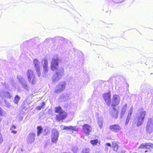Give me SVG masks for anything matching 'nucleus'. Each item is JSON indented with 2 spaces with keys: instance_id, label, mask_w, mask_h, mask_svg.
<instances>
[{
  "instance_id": "11",
  "label": "nucleus",
  "mask_w": 153,
  "mask_h": 153,
  "mask_svg": "<svg viewBox=\"0 0 153 153\" xmlns=\"http://www.w3.org/2000/svg\"><path fill=\"white\" fill-rule=\"evenodd\" d=\"M44 65H43L44 72H47L48 71V62L46 59L44 60Z\"/></svg>"
},
{
  "instance_id": "36",
  "label": "nucleus",
  "mask_w": 153,
  "mask_h": 153,
  "mask_svg": "<svg viewBox=\"0 0 153 153\" xmlns=\"http://www.w3.org/2000/svg\"><path fill=\"white\" fill-rule=\"evenodd\" d=\"M137 153L134 152V153Z\"/></svg>"
},
{
  "instance_id": "33",
  "label": "nucleus",
  "mask_w": 153,
  "mask_h": 153,
  "mask_svg": "<svg viewBox=\"0 0 153 153\" xmlns=\"http://www.w3.org/2000/svg\"><path fill=\"white\" fill-rule=\"evenodd\" d=\"M102 123H101V124L99 125V126L101 128L102 127Z\"/></svg>"
},
{
  "instance_id": "18",
  "label": "nucleus",
  "mask_w": 153,
  "mask_h": 153,
  "mask_svg": "<svg viewBox=\"0 0 153 153\" xmlns=\"http://www.w3.org/2000/svg\"><path fill=\"white\" fill-rule=\"evenodd\" d=\"M19 100H20L19 97L18 95H16L15 97L14 100V103L15 104H17L19 102Z\"/></svg>"
},
{
  "instance_id": "6",
  "label": "nucleus",
  "mask_w": 153,
  "mask_h": 153,
  "mask_svg": "<svg viewBox=\"0 0 153 153\" xmlns=\"http://www.w3.org/2000/svg\"><path fill=\"white\" fill-rule=\"evenodd\" d=\"M82 128L84 132L87 135L89 134L92 130L91 127L87 124L83 125L82 126Z\"/></svg>"
},
{
  "instance_id": "17",
  "label": "nucleus",
  "mask_w": 153,
  "mask_h": 153,
  "mask_svg": "<svg viewBox=\"0 0 153 153\" xmlns=\"http://www.w3.org/2000/svg\"><path fill=\"white\" fill-rule=\"evenodd\" d=\"M69 130L72 131V132L74 131H76L78 130V128L76 126H70Z\"/></svg>"
},
{
  "instance_id": "28",
  "label": "nucleus",
  "mask_w": 153,
  "mask_h": 153,
  "mask_svg": "<svg viewBox=\"0 0 153 153\" xmlns=\"http://www.w3.org/2000/svg\"><path fill=\"white\" fill-rule=\"evenodd\" d=\"M30 137H34L35 136V134L34 133H30L29 134Z\"/></svg>"
},
{
  "instance_id": "9",
  "label": "nucleus",
  "mask_w": 153,
  "mask_h": 153,
  "mask_svg": "<svg viewBox=\"0 0 153 153\" xmlns=\"http://www.w3.org/2000/svg\"><path fill=\"white\" fill-rule=\"evenodd\" d=\"M109 128L111 130L115 132H118L119 131L121 128L120 126L117 124L110 126Z\"/></svg>"
},
{
  "instance_id": "1",
  "label": "nucleus",
  "mask_w": 153,
  "mask_h": 153,
  "mask_svg": "<svg viewBox=\"0 0 153 153\" xmlns=\"http://www.w3.org/2000/svg\"><path fill=\"white\" fill-rule=\"evenodd\" d=\"M59 61V59L58 58L52 59L51 65V68L52 71L58 70Z\"/></svg>"
},
{
  "instance_id": "15",
  "label": "nucleus",
  "mask_w": 153,
  "mask_h": 153,
  "mask_svg": "<svg viewBox=\"0 0 153 153\" xmlns=\"http://www.w3.org/2000/svg\"><path fill=\"white\" fill-rule=\"evenodd\" d=\"M37 135L39 136L42 132V128L41 126H39L37 127Z\"/></svg>"
},
{
  "instance_id": "4",
  "label": "nucleus",
  "mask_w": 153,
  "mask_h": 153,
  "mask_svg": "<svg viewBox=\"0 0 153 153\" xmlns=\"http://www.w3.org/2000/svg\"><path fill=\"white\" fill-rule=\"evenodd\" d=\"M120 100V98L118 95L114 94L113 95L112 101V106L114 107L119 105Z\"/></svg>"
},
{
  "instance_id": "35",
  "label": "nucleus",
  "mask_w": 153,
  "mask_h": 153,
  "mask_svg": "<svg viewBox=\"0 0 153 153\" xmlns=\"http://www.w3.org/2000/svg\"><path fill=\"white\" fill-rule=\"evenodd\" d=\"M56 74L57 75L58 74V73H56Z\"/></svg>"
},
{
  "instance_id": "10",
  "label": "nucleus",
  "mask_w": 153,
  "mask_h": 153,
  "mask_svg": "<svg viewBox=\"0 0 153 153\" xmlns=\"http://www.w3.org/2000/svg\"><path fill=\"white\" fill-rule=\"evenodd\" d=\"M112 147L114 151L117 152L119 146L117 142L114 141L112 142L111 143Z\"/></svg>"
},
{
  "instance_id": "22",
  "label": "nucleus",
  "mask_w": 153,
  "mask_h": 153,
  "mask_svg": "<svg viewBox=\"0 0 153 153\" xmlns=\"http://www.w3.org/2000/svg\"><path fill=\"white\" fill-rule=\"evenodd\" d=\"M82 153H89V149H85L82 151Z\"/></svg>"
},
{
  "instance_id": "7",
  "label": "nucleus",
  "mask_w": 153,
  "mask_h": 153,
  "mask_svg": "<svg viewBox=\"0 0 153 153\" xmlns=\"http://www.w3.org/2000/svg\"><path fill=\"white\" fill-rule=\"evenodd\" d=\"M67 116V113L65 111L59 114L56 116V120L59 121L65 119Z\"/></svg>"
},
{
  "instance_id": "19",
  "label": "nucleus",
  "mask_w": 153,
  "mask_h": 153,
  "mask_svg": "<svg viewBox=\"0 0 153 153\" xmlns=\"http://www.w3.org/2000/svg\"><path fill=\"white\" fill-rule=\"evenodd\" d=\"M90 143L93 145H96L98 143V140L97 139L91 140Z\"/></svg>"
},
{
  "instance_id": "30",
  "label": "nucleus",
  "mask_w": 153,
  "mask_h": 153,
  "mask_svg": "<svg viewBox=\"0 0 153 153\" xmlns=\"http://www.w3.org/2000/svg\"><path fill=\"white\" fill-rule=\"evenodd\" d=\"M12 129H15L16 128V126L15 125H13L12 126Z\"/></svg>"
},
{
  "instance_id": "3",
  "label": "nucleus",
  "mask_w": 153,
  "mask_h": 153,
  "mask_svg": "<svg viewBox=\"0 0 153 153\" xmlns=\"http://www.w3.org/2000/svg\"><path fill=\"white\" fill-rule=\"evenodd\" d=\"M146 114L145 111H142L140 113L139 116L137 118V126H139L142 124Z\"/></svg>"
},
{
  "instance_id": "27",
  "label": "nucleus",
  "mask_w": 153,
  "mask_h": 153,
  "mask_svg": "<svg viewBox=\"0 0 153 153\" xmlns=\"http://www.w3.org/2000/svg\"><path fill=\"white\" fill-rule=\"evenodd\" d=\"M3 112L1 108H0V116H2L3 115Z\"/></svg>"
},
{
  "instance_id": "21",
  "label": "nucleus",
  "mask_w": 153,
  "mask_h": 153,
  "mask_svg": "<svg viewBox=\"0 0 153 153\" xmlns=\"http://www.w3.org/2000/svg\"><path fill=\"white\" fill-rule=\"evenodd\" d=\"M37 75L39 77H40L41 75V73L40 70V68L36 69Z\"/></svg>"
},
{
  "instance_id": "24",
  "label": "nucleus",
  "mask_w": 153,
  "mask_h": 153,
  "mask_svg": "<svg viewBox=\"0 0 153 153\" xmlns=\"http://www.w3.org/2000/svg\"><path fill=\"white\" fill-rule=\"evenodd\" d=\"M132 110H130L128 113V116H127V117H129L130 118L131 116V115L132 114Z\"/></svg>"
},
{
  "instance_id": "23",
  "label": "nucleus",
  "mask_w": 153,
  "mask_h": 153,
  "mask_svg": "<svg viewBox=\"0 0 153 153\" xmlns=\"http://www.w3.org/2000/svg\"><path fill=\"white\" fill-rule=\"evenodd\" d=\"M130 118L129 117H127V118H126V121L125 122V124L126 125H127L128 123H129V120H130Z\"/></svg>"
},
{
  "instance_id": "32",
  "label": "nucleus",
  "mask_w": 153,
  "mask_h": 153,
  "mask_svg": "<svg viewBox=\"0 0 153 153\" xmlns=\"http://www.w3.org/2000/svg\"><path fill=\"white\" fill-rule=\"evenodd\" d=\"M25 107V105H22V108L23 109H24Z\"/></svg>"
},
{
  "instance_id": "8",
  "label": "nucleus",
  "mask_w": 153,
  "mask_h": 153,
  "mask_svg": "<svg viewBox=\"0 0 153 153\" xmlns=\"http://www.w3.org/2000/svg\"><path fill=\"white\" fill-rule=\"evenodd\" d=\"M139 149H153V144L151 143H145L141 144L139 147Z\"/></svg>"
},
{
  "instance_id": "26",
  "label": "nucleus",
  "mask_w": 153,
  "mask_h": 153,
  "mask_svg": "<svg viewBox=\"0 0 153 153\" xmlns=\"http://www.w3.org/2000/svg\"><path fill=\"white\" fill-rule=\"evenodd\" d=\"M70 126H65L64 127L63 130H69Z\"/></svg>"
},
{
  "instance_id": "34",
  "label": "nucleus",
  "mask_w": 153,
  "mask_h": 153,
  "mask_svg": "<svg viewBox=\"0 0 153 153\" xmlns=\"http://www.w3.org/2000/svg\"><path fill=\"white\" fill-rule=\"evenodd\" d=\"M32 84H34V82L33 81H33H32Z\"/></svg>"
},
{
  "instance_id": "2",
  "label": "nucleus",
  "mask_w": 153,
  "mask_h": 153,
  "mask_svg": "<svg viewBox=\"0 0 153 153\" xmlns=\"http://www.w3.org/2000/svg\"><path fill=\"white\" fill-rule=\"evenodd\" d=\"M59 135L58 131L55 128L53 129L52 131L51 141L53 143H56L58 139Z\"/></svg>"
},
{
  "instance_id": "5",
  "label": "nucleus",
  "mask_w": 153,
  "mask_h": 153,
  "mask_svg": "<svg viewBox=\"0 0 153 153\" xmlns=\"http://www.w3.org/2000/svg\"><path fill=\"white\" fill-rule=\"evenodd\" d=\"M103 97L108 106H109L111 102V94L110 91L105 93L103 95Z\"/></svg>"
},
{
  "instance_id": "13",
  "label": "nucleus",
  "mask_w": 153,
  "mask_h": 153,
  "mask_svg": "<svg viewBox=\"0 0 153 153\" xmlns=\"http://www.w3.org/2000/svg\"><path fill=\"white\" fill-rule=\"evenodd\" d=\"M34 66L36 69L40 68L39 66V62L36 59H35L33 60Z\"/></svg>"
},
{
  "instance_id": "12",
  "label": "nucleus",
  "mask_w": 153,
  "mask_h": 153,
  "mask_svg": "<svg viewBox=\"0 0 153 153\" xmlns=\"http://www.w3.org/2000/svg\"><path fill=\"white\" fill-rule=\"evenodd\" d=\"M27 76L28 78L29 81H31V79L32 76H33L34 78H35V77L33 74V71L31 70H28L27 71Z\"/></svg>"
},
{
  "instance_id": "29",
  "label": "nucleus",
  "mask_w": 153,
  "mask_h": 153,
  "mask_svg": "<svg viewBox=\"0 0 153 153\" xmlns=\"http://www.w3.org/2000/svg\"><path fill=\"white\" fill-rule=\"evenodd\" d=\"M106 145L108 146L111 147V145L110 143H106Z\"/></svg>"
},
{
  "instance_id": "14",
  "label": "nucleus",
  "mask_w": 153,
  "mask_h": 153,
  "mask_svg": "<svg viewBox=\"0 0 153 153\" xmlns=\"http://www.w3.org/2000/svg\"><path fill=\"white\" fill-rule=\"evenodd\" d=\"M64 111L62 109L61 107L60 106L56 107L55 108V112L57 113H59Z\"/></svg>"
},
{
  "instance_id": "20",
  "label": "nucleus",
  "mask_w": 153,
  "mask_h": 153,
  "mask_svg": "<svg viewBox=\"0 0 153 153\" xmlns=\"http://www.w3.org/2000/svg\"><path fill=\"white\" fill-rule=\"evenodd\" d=\"M62 88L59 90H57L55 91L56 93H57L59 91H62L65 88V83H64L63 84L61 85Z\"/></svg>"
},
{
  "instance_id": "16",
  "label": "nucleus",
  "mask_w": 153,
  "mask_h": 153,
  "mask_svg": "<svg viewBox=\"0 0 153 153\" xmlns=\"http://www.w3.org/2000/svg\"><path fill=\"white\" fill-rule=\"evenodd\" d=\"M45 103L44 102H43L42 103L41 106H37L36 107V109L38 110H41L42 108H43L44 106L45 105Z\"/></svg>"
},
{
  "instance_id": "31",
  "label": "nucleus",
  "mask_w": 153,
  "mask_h": 153,
  "mask_svg": "<svg viewBox=\"0 0 153 153\" xmlns=\"http://www.w3.org/2000/svg\"><path fill=\"white\" fill-rule=\"evenodd\" d=\"M12 133H14V134H16V133H17V131H13V130L12 131Z\"/></svg>"
},
{
  "instance_id": "25",
  "label": "nucleus",
  "mask_w": 153,
  "mask_h": 153,
  "mask_svg": "<svg viewBox=\"0 0 153 153\" xmlns=\"http://www.w3.org/2000/svg\"><path fill=\"white\" fill-rule=\"evenodd\" d=\"M0 136H1V137H0V144H1L3 142V140L2 137L1 136V133H0Z\"/></svg>"
}]
</instances>
